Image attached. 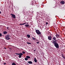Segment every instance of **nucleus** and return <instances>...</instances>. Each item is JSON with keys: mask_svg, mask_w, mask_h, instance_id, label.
<instances>
[{"mask_svg": "<svg viewBox=\"0 0 65 65\" xmlns=\"http://www.w3.org/2000/svg\"><path fill=\"white\" fill-rule=\"evenodd\" d=\"M9 28V27H7V29H8V28Z\"/></svg>", "mask_w": 65, "mask_h": 65, "instance_id": "473e14b6", "label": "nucleus"}, {"mask_svg": "<svg viewBox=\"0 0 65 65\" xmlns=\"http://www.w3.org/2000/svg\"><path fill=\"white\" fill-rule=\"evenodd\" d=\"M34 52H35V51H36V50H34Z\"/></svg>", "mask_w": 65, "mask_h": 65, "instance_id": "c9c22d12", "label": "nucleus"}, {"mask_svg": "<svg viewBox=\"0 0 65 65\" xmlns=\"http://www.w3.org/2000/svg\"><path fill=\"white\" fill-rule=\"evenodd\" d=\"M25 24H27V22H26L25 23H24Z\"/></svg>", "mask_w": 65, "mask_h": 65, "instance_id": "2f4dec72", "label": "nucleus"}, {"mask_svg": "<svg viewBox=\"0 0 65 65\" xmlns=\"http://www.w3.org/2000/svg\"><path fill=\"white\" fill-rule=\"evenodd\" d=\"M52 43L53 44H54V45L55 44V43H56V42H52Z\"/></svg>", "mask_w": 65, "mask_h": 65, "instance_id": "4468645a", "label": "nucleus"}, {"mask_svg": "<svg viewBox=\"0 0 65 65\" xmlns=\"http://www.w3.org/2000/svg\"><path fill=\"white\" fill-rule=\"evenodd\" d=\"M19 55H20L21 56H23V54L22 53H19Z\"/></svg>", "mask_w": 65, "mask_h": 65, "instance_id": "6ab92c4d", "label": "nucleus"}, {"mask_svg": "<svg viewBox=\"0 0 65 65\" xmlns=\"http://www.w3.org/2000/svg\"><path fill=\"white\" fill-rule=\"evenodd\" d=\"M28 63H29V64H32V61H28L27 62Z\"/></svg>", "mask_w": 65, "mask_h": 65, "instance_id": "9d476101", "label": "nucleus"}, {"mask_svg": "<svg viewBox=\"0 0 65 65\" xmlns=\"http://www.w3.org/2000/svg\"><path fill=\"white\" fill-rule=\"evenodd\" d=\"M54 45L56 48H59V44H58V43L57 42H56L55 44H54Z\"/></svg>", "mask_w": 65, "mask_h": 65, "instance_id": "f257e3e1", "label": "nucleus"}, {"mask_svg": "<svg viewBox=\"0 0 65 65\" xmlns=\"http://www.w3.org/2000/svg\"><path fill=\"white\" fill-rule=\"evenodd\" d=\"M53 40H55L56 39V38L55 37H54L52 38Z\"/></svg>", "mask_w": 65, "mask_h": 65, "instance_id": "6e6552de", "label": "nucleus"}, {"mask_svg": "<svg viewBox=\"0 0 65 65\" xmlns=\"http://www.w3.org/2000/svg\"><path fill=\"white\" fill-rule=\"evenodd\" d=\"M1 36H0V37H1Z\"/></svg>", "mask_w": 65, "mask_h": 65, "instance_id": "ea45409f", "label": "nucleus"}, {"mask_svg": "<svg viewBox=\"0 0 65 65\" xmlns=\"http://www.w3.org/2000/svg\"><path fill=\"white\" fill-rule=\"evenodd\" d=\"M30 5H33V4H32V3H30Z\"/></svg>", "mask_w": 65, "mask_h": 65, "instance_id": "a878e982", "label": "nucleus"}, {"mask_svg": "<svg viewBox=\"0 0 65 65\" xmlns=\"http://www.w3.org/2000/svg\"><path fill=\"white\" fill-rule=\"evenodd\" d=\"M22 53L23 54H25V52L24 51L22 52Z\"/></svg>", "mask_w": 65, "mask_h": 65, "instance_id": "5701e85b", "label": "nucleus"}, {"mask_svg": "<svg viewBox=\"0 0 65 65\" xmlns=\"http://www.w3.org/2000/svg\"><path fill=\"white\" fill-rule=\"evenodd\" d=\"M60 3H61V4H64L65 2L64 1H61V2Z\"/></svg>", "mask_w": 65, "mask_h": 65, "instance_id": "0eeeda50", "label": "nucleus"}, {"mask_svg": "<svg viewBox=\"0 0 65 65\" xmlns=\"http://www.w3.org/2000/svg\"><path fill=\"white\" fill-rule=\"evenodd\" d=\"M26 43L27 44H31V43H29L28 42H26Z\"/></svg>", "mask_w": 65, "mask_h": 65, "instance_id": "aec40b11", "label": "nucleus"}, {"mask_svg": "<svg viewBox=\"0 0 65 65\" xmlns=\"http://www.w3.org/2000/svg\"><path fill=\"white\" fill-rule=\"evenodd\" d=\"M2 36V34L1 33L0 34V36Z\"/></svg>", "mask_w": 65, "mask_h": 65, "instance_id": "393cba45", "label": "nucleus"}, {"mask_svg": "<svg viewBox=\"0 0 65 65\" xmlns=\"http://www.w3.org/2000/svg\"><path fill=\"white\" fill-rule=\"evenodd\" d=\"M5 39L6 40H9V39H10V36L8 35H7L6 36Z\"/></svg>", "mask_w": 65, "mask_h": 65, "instance_id": "f03ea898", "label": "nucleus"}, {"mask_svg": "<svg viewBox=\"0 0 65 65\" xmlns=\"http://www.w3.org/2000/svg\"><path fill=\"white\" fill-rule=\"evenodd\" d=\"M63 58H64L65 59V57H64V56H63Z\"/></svg>", "mask_w": 65, "mask_h": 65, "instance_id": "7c9ffc66", "label": "nucleus"}, {"mask_svg": "<svg viewBox=\"0 0 65 65\" xmlns=\"http://www.w3.org/2000/svg\"><path fill=\"white\" fill-rule=\"evenodd\" d=\"M46 25H47V24H48V22H46Z\"/></svg>", "mask_w": 65, "mask_h": 65, "instance_id": "c756f323", "label": "nucleus"}, {"mask_svg": "<svg viewBox=\"0 0 65 65\" xmlns=\"http://www.w3.org/2000/svg\"><path fill=\"white\" fill-rule=\"evenodd\" d=\"M26 57L27 58V59H30V57L29 56H26Z\"/></svg>", "mask_w": 65, "mask_h": 65, "instance_id": "2eb2a0df", "label": "nucleus"}, {"mask_svg": "<svg viewBox=\"0 0 65 65\" xmlns=\"http://www.w3.org/2000/svg\"><path fill=\"white\" fill-rule=\"evenodd\" d=\"M25 25L24 23L23 24H22V25Z\"/></svg>", "mask_w": 65, "mask_h": 65, "instance_id": "c85d7f7f", "label": "nucleus"}, {"mask_svg": "<svg viewBox=\"0 0 65 65\" xmlns=\"http://www.w3.org/2000/svg\"><path fill=\"white\" fill-rule=\"evenodd\" d=\"M34 61L35 62H36H36H37V60H36V58H34Z\"/></svg>", "mask_w": 65, "mask_h": 65, "instance_id": "1a4fd4ad", "label": "nucleus"}, {"mask_svg": "<svg viewBox=\"0 0 65 65\" xmlns=\"http://www.w3.org/2000/svg\"><path fill=\"white\" fill-rule=\"evenodd\" d=\"M19 58H21V57H22V56L20 55H19Z\"/></svg>", "mask_w": 65, "mask_h": 65, "instance_id": "412c9836", "label": "nucleus"}, {"mask_svg": "<svg viewBox=\"0 0 65 65\" xmlns=\"http://www.w3.org/2000/svg\"><path fill=\"white\" fill-rule=\"evenodd\" d=\"M36 43H37V44L39 43V42H37Z\"/></svg>", "mask_w": 65, "mask_h": 65, "instance_id": "72a5a7b5", "label": "nucleus"}, {"mask_svg": "<svg viewBox=\"0 0 65 65\" xmlns=\"http://www.w3.org/2000/svg\"><path fill=\"white\" fill-rule=\"evenodd\" d=\"M27 65H29V64L28 63H27Z\"/></svg>", "mask_w": 65, "mask_h": 65, "instance_id": "4c0bfd02", "label": "nucleus"}, {"mask_svg": "<svg viewBox=\"0 0 65 65\" xmlns=\"http://www.w3.org/2000/svg\"><path fill=\"white\" fill-rule=\"evenodd\" d=\"M36 31L37 34H39V35L41 34V32H40L39 30H36Z\"/></svg>", "mask_w": 65, "mask_h": 65, "instance_id": "7ed1b4c3", "label": "nucleus"}, {"mask_svg": "<svg viewBox=\"0 0 65 65\" xmlns=\"http://www.w3.org/2000/svg\"><path fill=\"white\" fill-rule=\"evenodd\" d=\"M4 34H6L7 33V32L6 31H5L3 32Z\"/></svg>", "mask_w": 65, "mask_h": 65, "instance_id": "9b49d317", "label": "nucleus"}, {"mask_svg": "<svg viewBox=\"0 0 65 65\" xmlns=\"http://www.w3.org/2000/svg\"><path fill=\"white\" fill-rule=\"evenodd\" d=\"M56 40L54 41V40H53L52 41V42H56Z\"/></svg>", "mask_w": 65, "mask_h": 65, "instance_id": "4be33fe9", "label": "nucleus"}, {"mask_svg": "<svg viewBox=\"0 0 65 65\" xmlns=\"http://www.w3.org/2000/svg\"><path fill=\"white\" fill-rule=\"evenodd\" d=\"M1 11H0V14H1Z\"/></svg>", "mask_w": 65, "mask_h": 65, "instance_id": "f704fd0d", "label": "nucleus"}, {"mask_svg": "<svg viewBox=\"0 0 65 65\" xmlns=\"http://www.w3.org/2000/svg\"><path fill=\"white\" fill-rule=\"evenodd\" d=\"M6 63H4V65H6Z\"/></svg>", "mask_w": 65, "mask_h": 65, "instance_id": "cd10ccee", "label": "nucleus"}, {"mask_svg": "<svg viewBox=\"0 0 65 65\" xmlns=\"http://www.w3.org/2000/svg\"><path fill=\"white\" fill-rule=\"evenodd\" d=\"M27 24L28 25V23H27Z\"/></svg>", "mask_w": 65, "mask_h": 65, "instance_id": "58836bf2", "label": "nucleus"}, {"mask_svg": "<svg viewBox=\"0 0 65 65\" xmlns=\"http://www.w3.org/2000/svg\"><path fill=\"white\" fill-rule=\"evenodd\" d=\"M56 36L57 38H58V37H60V36L58 34H57L56 35Z\"/></svg>", "mask_w": 65, "mask_h": 65, "instance_id": "423d86ee", "label": "nucleus"}, {"mask_svg": "<svg viewBox=\"0 0 65 65\" xmlns=\"http://www.w3.org/2000/svg\"><path fill=\"white\" fill-rule=\"evenodd\" d=\"M25 27H29L30 26V25H25Z\"/></svg>", "mask_w": 65, "mask_h": 65, "instance_id": "ddd939ff", "label": "nucleus"}, {"mask_svg": "<svg viewBox=\"0 0 65 65\" xmlns=\"http://www.w3.org/2000/svg\"><path fill=\"white\" fill-rule=\"evenodd\" d=\"M10 15H12L11 18H13V19H15V15L12 14H11Z\"/></svg>", "mask_w": 65, "mask_h": 65, "instance_id": "20e7f679", "label": "nucleus"}, {"mask_svg": "<svg viewBox=\"0 0 65 65\" xmlns=\"http://www.w3.org/2000/svg\"><path fill=\"white\" fill-rule=\"evenodd\" d=\"M5 49H6V48H5Z\"/></svg>", "mask_w": 65, "mask_h": 65, "instance_id": "a19ab883", "label": "nucleus"}, {"mask_svg": "<svg viewBox=\"0 0 65 65\" xmlns=\"http://www.w3.org/2000/svg\"><path fill=\"white\" fill-rule=\"evenodd\" d=\"M52 38V37L51 36H48V39L49 40H51Z\"/></svg>", "mask_w": 65, "mask_h": 65, "instance_id": "39448f33", "label": "nucleus"}, {"mask_svg": "<svg viewBox=\"0 0 65 65\" xmlns=\"http://www.w3.org/2000/svg\"><path fill=\"white\" fill-rule=\"evenodd\" d=\"M32 39H33V40H36V39H35V38L34 37H32Z\"/></svg>", "mask_w": 65, "mask_h": 65, "instance_id": "dca6fc26", "label": "nucleus"}, {"mask_svg": "<svg viewBox=\"0 0 65 65\" xmlns=\"http://www.w3.org/2000/svg\"><path fill=\"white\" fill-rule=\"evenodd\" d=\"M27 36L28 38H30V35L29 34L27 35Z\"/></svg>", "mask_w": 65, "mask_h": 65, "instance_id": "f8f14e48", "label": "nucleus"}, {"mask_svg": "<svg viewBox=\"0 0 65 65\" xmlns=\"http://www.w3.org/2000/svg\"><path fill=\"white\" fill-rule=\"evenodd\" d=\"M15 54H16V55H20V54L19 53H15Z\"/></svg>", "mask_w": 65, "mask_h": 65, "instance_id": "b1692460", "label": "nucleus"}, {"mask_svg": "<svg viewBox=\"0 0 65 65\" xmlns=\"http://www.w3.org/2000/svg\"><path fill=\"white\" fill-rule=\"evenodd\" d=\"M25 60H26V61H27V60H28V59L27 58V57H26V58H25Z\"/></svg>", "mask_w": 65, "mask_h": 65, "instance_id": "f3484780", "label": "nucleus"}, {"mask_svg": "<svg viewBox=\"0 0 65 65\" xmlns=\"http://www.w3.org/2000/svg\"><path fill=\"white\" fill-rule=\"evenodd\" d=\"M61 56H62V57H63L64 56V55H63V54H62Z\"/></svg>", "mask_w": 65, "mask_h": 65, "instance_id": "bb28decb", "label": "nucleus"}, {"mask_svg": "<svg viewBox=\"0 0 65 65\" xmlns=\"http://www.w3.org/2000/svg\"><path fill=\"white\" fill-rule=\"evenodd\" d=\"M20 25H22V24H20Z\"/></svg>", "mask_w": 65, "mask_h": 65, "instance_id": "e433bc0d", "label": "nucleus"}, {"mask_svg": "<svg viewBox=\"0 0 65 65\" xmlns=\"http://www.w3.org/2000/svg\"><path fill=\"white\" fill-rule=\"evenodd\" d=\"M12 65H16L15 63L14 62H13L12 64Z\"/></svg>", "mask_w": 65, "mask_h": 65, "instance_id": "a211bd4d", "label": "nucleus"}]
</instances>
